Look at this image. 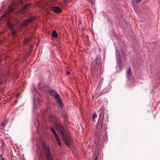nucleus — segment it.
<instances>
[{
    "label": "nucleus",
    "instance_id": "nucleus-20",
    "mask_svg": "<svg viewBox=\"0 0 160 160\" xmlns=\"http://www.w3.org/2000/svg\"><path fill=\"white\" fill-rule=\"evenodd\" d=\"M88 1L90 2L92 5H93L94 3V0H88Z\"/></svg>",
    "mask_w": 160,
    "mask_h": 160
},
{
    "label": "nucleus",
    "instance_id": "nucleus-10",
    "mask_svg": "<svg viewBox=\"0 0 160 160\" xmlns=\"http://www.w3.org/2000/svg\"><path fill=\"white\" fill-rule=\"evenodd\" d=\"M131 75V71L130 69V68H129V69L127 70L126 76L127 78L128 79H130V77Z\"/></svg>",
    "mask_w": 160,
    "mask_h": 160
},
{
    "label": "nucleus",
    "instance_id": "nucleus-29",
    "mask_svg": "<svg viewBox=\"0 0 160 160\" xmlns=\"http://www.w3.org/2000/svg\"><path fill=\"white\" fill-rule=\"evenodd\" d=\"M20 3L21 4H22V3H23L22 1H20Z\"/></svg>",
    "mask_w": 160,
    "mask_h": 160
},
{
    "label": "nucleus",
    "instance_id": "nucleus-4",
    "mask_svg": "<svg viewBox=\"0 0 160 160\" xmlns=\"http://www.w3.org/2000/svg\"><path fill=\"white\" fill-rule=\"evenodd\" d=\"M50 93L52 95L55 96V98L56 99L58 103L60 106V107H62V103L60 97L59 95L55 91H54L53 90H51L50 92Z\"/></svg>",
    "mask_w": 160,
    "mask_h": 160
},
{
    "label": "nucleus",
    "instance_id": "nucleus-7",
    "mask_svg": "<svg viewBox=\"0 0 160 160\" xmlns=\"http://www.w3.org/2000/svg\"><path fill=\"white\" fill-rule=\"evenodd\" d=\"M34 19V18H31L28 19L27 20H25L23 22V24L24 25H26L28 24V23L32 22V21Z\"/></svg>",
    "mask_w": 160,
    "mask_h": 160
},
{
    "label": "nucleus",
    "instance_id": "nucleus-31",
    "mask_svg": "<svg viewBox=\"0 0 160 160\" xmlns=\"http://www.w3.org/2000/svg\"><path fill=\"white\" fill-rule=\"evenodd\" d=\"M1 82L0 81V84H1Z\"/></svg>",
    "mask_w": 160,
    "mask_h": 160
},
{
    "label": "nucleus",
    "instance_id": "nucleus-28",
    "mask_svg": "<svg viewBox=\"0 0 160 160\" xmlns=\"http://www.w3.org/2000/svg\"><path fill=\"white\" fill-rule=\"evenodd\" d=\"M98 158L97 157H96L94 159V160H98Z\"/></svg>",
    "mask_w": 160,
    "mask_h": 160
},
{
    "label": "nucleus",
    "instance_id": "nucleus-16",
    "mask_svg": "<svg viewBox=\"0 0 160 160\" xmlns=\"http://www.w3.org/2000/svg\"><path fill=\"white\" fill-rule=\"evenodd\" d=\"M116 56L117 57H120V52L118 51V48L116 49Z\"/></svg>",
    "mask_w": 160,
    "mask_h": 160
},
{
    "label": "nucleus",
    "instance_id": "nucleus-9",
    "mask_svg": "<svg viewBox=\"0 0 160 160\" xmlns=\"http://www.w3.org/2000/svg\"><path fill=\"white\" fill-rule=\"evenodd\" d=\"M33 109H36L37 108V105L36 103V98L34 96L33 98Z\"/></svg>",
    "mask_w": 160,
    "mask_h": 160
},
{
    "label": "nucleus",
    "instance_id": "nucleus-24",
    "mask_svg": "<svg viewBox=\"0 0 160 160\" xmlns=\"http://www.w3.org/2000/svg\"><path fill=\"white\" fill-rule=\"evenodd\" d=\"M142 0H136L135 2L137 3H139Z\"/></svg>",
    "mask_w": 160,
    "mask_h": 160
},
{
    "label": "nucleus",
    "instance_id": "nucleus-32",
    "mask_svg": "<svg viewBox=\"0 0 160 160\" xmlns=\"http://www.w3.org/2000/svg\"><path fill=\"white\" fill-rule=\"evenodd\" d=\"M6 160V159H5V160Z\"/></svg>",
    "mask_w": 160,
    "mask_h": 160
},
{
    "label": "nucleus",
    "instance_id": "nucleus-13",
    "mask_svg": "<svg viewBox=\"0 0 160 160\" xmlns=\"http://www.w3.org/2000/svg\"><path fill=\"white\" fill-rule=\"evenodd\" d=\"M55 139L57 141L58 145L59 146H60L61 145V142L59 138L58 137L57 138H55Z\"/></svg>",
    "mask_w": 160,
    "mask_h": 160
},
{
    "label": "nucleus",
    "instance_id": "nucleus-26",
    "mask_svg": "<svg viewBox=\"0 0 160 160\" xmlns=\"http://www.w3.org/2000/svg\"><path fill=\"white\" fill-rule=\"evenodd\" d=\"M97 88L98 89H100V86H98L97 87Z\"/></svg>",
    "mask_w": 160,
    "mask_h": 160
},
{
    "label": "nucleus",
    "instance_id": "nucleus-8",
    "mask_svg": "<svg viewBox=\"0 0 160 160\" xmlns=\"http://www.w3.org/2000/svg\"><path fill=\"white\" fill-rule=\"evenodd\" d=\"M53 10L56 13H59L61 12V9L58 7H54L52 8Z\"/></svg>",
    "mask_w": 160,
    "mask_h": 160
},
{
    "label": "nucleus",
    "instance_id": "nucleus-30",
    "mask_svg": "<svg viewBox=\"0 0 160 160\" xmlns=\"http://www.w3.org/2000/svg\"><path fill=\"white\" fill-rule=\"evenodd\" d=\"M67 2V0H64V2L66 3Z\"/></svg>",
    "mask_w": 160,
    "mask_h": 160
},
{
    "label": "nucleus",
    "instance_id": "nucleus-27",
    "mask_svg": "<svg viewBox=\"0 0 160 160\" xmlns=\"http://www.w3.org/2000/svg\"><path fill=\"white\" fill-rule=\"evenodd\" d=\"M105 119H106V121H107V122H108V118L107 117H106V118H105Z\"/></svg>",
    "mask_w": 160,
    "mask_h": 160
},
{
    "label": "nucleus",
    "instance_id": "nucleus-5",
    "mask_svg": "<svg viewBox=\"0 0 160 160\" xmlns=\"http://www.w3.org/2000/svg\"><path fill=\"white\" fill-rule=\"evenodd\" d=\"M7 25L8 28L10 29L12 35L14 36H16V32L14 30L12 25L10 23L8 22Z\"/></svg>",
    "mask_w": 160,
    "mask_h": 160
},
{
    "label": "nucleus",
    "instance_id": "nucleus-21",
    "mask_svg": "<svg viewBox=\"0 0 160 160\" xmlns=\"http://www.w3.org/2000/svg\"><path fill=\"white\" fill-rule=\"evenodd\" d=\"M51 131L52 132V133L53 134H55L56 133V132H55V131L54 129L52 128H51Z\"/></svg>",
    "mask_w": 160,
    "mask_h": 160
},
{
    "label": "nucleus",
    "instance_id": "nucleus-11",
    "mask_svg": "<svg viewBox=\"0 0 160 160\" xmlns=\"http://www.w3.org/2000/svg\"><path fill=\"white\" fill-rule=\"evenodd\" d=\"M31 5L30 4H27L22 8V10H23L25 9H27L29 8L30 6Z\"/></svg>",
    "mask_w": 160,
    "mask_h": 160
},
{
    "label": "nucleus",
    "instance_id": "nucleus-14",
    "mask_svg": "<svg viewBox=\"0 0 160 160\" xmlns=\"http://www.w3.org/2000/svg\"><path fill=\"white\" fill-rule=\"evenodd\" d=\"M7 121L6 120L3 121L2 122L1 124V125L3 128H4L5 127L7 123Z\"/></svg>",
    "mask_w": 160,
    "mask_h": 160
},
{
    "label": "nucleus",
    "instance_id": "nucleus-25",
    "mask_svg": "<svg viewBox=\"0 0 160 160\" xmlns=\"http://www.w3.org/2000/svg\"><path fill=\"white\" fill-rule=\"evenodd\" d=\"M70 73V72L68 71H67L66 72V74L67 75H69Z\"/></svg>",
    "mask_w": 160,
    "mask_h": 160
},
{
    "label": "nucleus",
    "instance_id": "nucleus-17",
    "mask_svg": "<svg viewBox=\"0 0 160 160\" xmlns=\"http://www.w3.org/2000/svg\"><path fill=\"white\" fill-rule=\"evenodd\" d=\"M63 118L65 121L67 122L68 121V118L66 115H64L63 116Z\"/></svg>",
    "mask_w": 160,
    "mask_h": 160
},
{
    "label": "nucleus",
    "instance_id": "nucleus-1",
    "mask_svg": "<svg viewBox=\"0 0 160 160\" xmlns=\"http://www.w3.org/2000/svg\"><path fill=\"white\" fill-rule=\"evenodd\" d=\"M53 118L56 128L58 132L61 134L63 141L68 146H69L71 142V138L64 128L62 123L58 118L53 116Z\"/></svg>",
    "mask_w": 160,
    "mask_h": 160
},
{
    "label": "nucleus",
    "instance_id": "nucleus-19",
    "mask_svg": "<svg viewBox=\"0 0 160 160\" xmlns=\"http://www.w3.org/2000/svg\"><path fill=\"white\" fill-rule=\"evenodd\" d=\"M97 117V115L96 113H94L92 115V120L93 121H94L95 120V118H96Z\"/></svg>",
    "mask_w": 160,
    "mask_h": 160
},
{
    "label": "nucleus",
    "instance_id": "nucleus-2",
    "mask_svg": "<svg viewBox=\"0 0 160 160\" xmlns=\"http://www.w3.org/2000/svg\"><path fill=\"white\" fill-rule=\"evenodd\" d=\"M99 113V119L97 124L96 129L97 130L101 131L103 126V120L104 117V112L102 109H99L98 111Z\"/></svg>",
    "mask_w": 160,
    "mask_h": 160
},
{
    "label": "nucleus",
    "instance_id": "nucleus-23",
    "mask_svg": "<svg viewBox=\"0 0 160 160\" xmlns=\"http://www.w3.org/2000/svg\"><path fill=\"white\" fill-rule=\"evenodd\" d=\"M54 135L55 138H57L59 137L58 135L57 134V133H56L55 134H54Z\"/></svg>",
    "mask_w": 160,
    "mask_h": 160
},
{
    "label": "nucleus",
    "instance_id": "nucleus-3",
    "mask_svg": "<svg viewBox=\"0 0 160 160\" xmlns=\"http://www.w3.org/2000/svg\"><path fill=\"white\" fill-rule=\"evenodd\" d=\"M43 147L44 152L47 157L46 160H52V155L49 147L44 142L43 143Z\"/></svg>",
    "mask_w": 160,
    "mask_h": 160
},
{
    "label": "nucleus",
    "instance_id": "nucleus-18",
    "mask_svg": "<svg viewBox=\"0 0 160 160\" xmlns=\"http://www.w3.org/2000/svg\"><path fill=\"white\" fill-rule=\"evenodd\" d=\"M36 88L35 87L34 85L32 86V89H31L32 92H36Z\"/></svg>",
    "mask_w": 160,
    "mask_h": 160
},
{
    "label": "nucleus",
    "instance_id": "nucleus-6",
    "mask_svg": "<svg viewBox=\"0 0 160 160\" xmlns=\"http://www.w3.org/2000/svg\"><path fill=\"white\" fill-rule=\"evenodd\" d=\"M117 61L118 64V67L119 68L121 69H122V62L121 59L120 57H116Z\"/></svg>",
    "mask_w": 160,
    "mask_h": 160
},
{
    "label": "nucleus",
    "instance_id": "nucleus-15",
    "mask_svg": "<svg viewBox=\"0 0 160 160\" xmlns=\"http://www.w3.org/2000/svg\"><path fill=\"white\" fill-rule=\"evenodd\" d=\"M43 86V84L41 82H40L38 84V87L40 89H42Z\"/></svg>",
    "mask_w": 160,
    "mask_h": 160
},
{
    "label": "nucleus",
    "instance_id": "nucleus-12",
    "mask_svg": "<svg viewBox=\"0 0 160 160\" xmlns=\"http://www.w3.org/2000/svg\"><path fill=\"white\" fill-rule=\"evenodd\" d=\"M52 36L53 37L57 38L58 37V35L56 31H53L52 32Z\"/></svg>",
    "mask_w": 160,
    "mask_h": 160
},
{
    "label": "nucleus",
    "instance_id": "nucleus-22",
    "mask_svg": "<svg viewBox=\"0 0 160 160\" xmlns=\"http://www.w3.org/2000/svg\"><path fill=\"white\" fill-rule=\"evenodd\" d=\"M2 154H1L0 155V157L1 158V159H0V160H4L5 159L4 158H2Z\"/></svg>",
    "mask_w": 160,
    "mask_h": 160
}]
</instances>
